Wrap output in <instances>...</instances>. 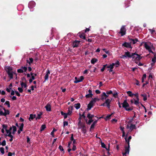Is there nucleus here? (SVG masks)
<instances>
[{
    "instance_id": "f257e3e1",
    "label": "nucleus",
    "mask_w": 156,
    "mask_h": 156,
    "mask_svg": "<svg viewBox=\"0 0 156 156\" xmlns=\"http://www.w3.org/2000/svg\"><path fill=\"white\" fill-rule=\"evenodd\" d=\"M125 139L126 141L127 142L128 146H126L125 149L123 150L122 153L123 156H127L129 154V140L131 139V136H129L128 140H127L126 138Z\"/></svg>"
},
{
    "instance_id": "f03ea898",
    "label": "nucleus",
    "mask_w": 156,
    "mask_h": 156,
    "mask_svg": "<svg viewBox=\"0 0 156 156\" xmlns=\"http://www.w3.org/2000/svg\"><path fill=\"white\" fill-rule=\"evenodd\" d=\"M133 120V118L132 117L130 118V119H127L126 122L128 123L127 126V128L129 129L130 131H132L133 129L135 128V125L131 123Z\"/></svg>"
},
{
    "instance_id": "7ed1b4c3",
    "label": "nucleus",
    "mask_w": 156,
    "mask_h": 156,
    "mask_svg": "<svg viewBox=\"0 0 156 156\" xmlns=\"http://www.w3.org/2000/svg\"><path fill=\"white\" fill-rule=\"evenodd\" d=\"M2 126L3 129H5L6 132L7 134V132H8L9 133L12 132L11 131V130H12V134H14L15 133V132L16 131V127L15 126H12V127H11L9 129H7V126L6 125H3Z\"/></svg>"
},
{
    "instance_id": "20e7f679",
    "label": "nucleus",
    "mask_w": 156,
    "mask_h": 156,
    "mask_svg": "<svg viewBox=\"0 0 156 156\" xmlns=\"http://www.w3.org/2000/svg\"><path fill=\"white\" fill-rule=\"evenodd\" d=\"M140 46H143L145 49H155V48L153 46V44L149 41L142 42Z\"/></svg>"
},
{
    "instance_id": "39448f33",
    "label": "nucleus",
    "mask_w": 156,
    "mask_h": 156,
    "mask_svg": "<svg viewBox=\"0 0 156 156\" xmlns=\"http://www.w3.org/2000/svg\"><path fill=\"white\" fill-rule=\"evenodd\" d=\"M73 110V106H70L68 108V112L67 113H64L63 112H61V114L62 115H63L64 119H66L68 116L71 115Z\"/></svg>"
},
{
    "instance_id": "423d86ee",
    "label": "nucleus",
    "mask_w": 156,
    "mask_h": 156,
    "mask_svg": "<svg viewBox=\"0 0 156 156\" xmlns=\"http://www.w3.org/2000/svg\"><path fill=\"white\" fill-rule=\"evenodd\" d=\"M122 107L127 111H130L132 110V108L129 107V104L126 100H125L122 103Z\"/></svg>"
},
{
    "instance_id": "0eeeda50",
    "label": "nucleus",
    "mask_w": 156,
    "mask_h": 156,
    "mask_svg": "<svg viewBox=\"0 0 156 156\" xmlns=\"http://www.w3.org/2000/svg\"><path fill=\"white\" fill-rule=\"evenodd\" d=\"M111 101L112 99H107L106 100L105 102L103 104H101V105L104 106H107L108 108H109L111 106L110 104Z\"/></svg>"
},
{
    "instance_id": "6e6552de",
    "label": "nucleus",
    "mask_w": 156,
    "mask_h": 156,
    "mask_svg": "<svg viewBox=\"0 0 156 156\" xmlns=\"http://www.w3.org/2000/svg\"><path fill=\"white\" fill-rule=\"evenodd\" d=\"M132 57L133 60L139 61L141 59L140 55L135 53H133Z\"/></svg>"
},
{
    "instance_id": "1a4fd4ad",
    "label": "nucleus",
    "mask_w": 156,
    "mask_h": 156,
    "mask_svg": "<svg viewBox=\"0 0 156 156\" xmlns=\"http://www.w3.org/2000/svg\"><path fill=\"white\" fill-rule=\"evenodd\" d=\"M126 32V29L125 28V26H122L120 29V31L119 33L121 34L122 36L125 35Z\"/></svg>"
},
{
    "instance_id": "9d476101",
    "label": "nucleus",
    "mask_w": 156,
    "mask_h": 156,
    "mask_svg": "<svg viewBox=\"0 0 156 156\" xmlns=\"http://www.w3.org/2000/svg\"><path fill=\"white\" fill-rule=\"evenodd\" d=\"M129 41L130 43V44H135L138 41V39L136 38H135V39H132L129 36L128 38Z\"/></svg>"
},
{
    "instance_id": "9b49d317",
    "label": "nucleus",
    "mask_w": 156,
    "mask_h": 156,
    "mask_svg": "<svg viewBox=\"0 0 156 156\" xmlns=\"http://www.w3.org/2000/svg\"><path fill=\"white\" fill-rule=\"evenodd\" d=\"M75 80L74 81V82L75 83H77L82 81L83 79V77L82 76L79 78L75 77Z\"/></svg>"
},
{
    "instance_id": "f8f14e48",
    "label": "nucleus",
    "mask_w": 156,
    "mask_h": 156,
    "mask_svg": "<svg viewBox=\"0 0 156 156\" xmlns=\"http://www.w3.org/2000/svg\"><path fill=\"white\" fill-rule=\"evenodd\" d=\"M80 41L76 40L73 41L72 44V46L74 48H77L78 47L80 43Z\"/></svg>"
},
{
    "instance_id": "ddd939ff",
    "label": "nucleus",
    "mask_w": 156,
    "mask_h": 156,
    "mask_svg": "<svg viewBox=\"0 0 156 156\" xmlns=\"http://www.w3.org/2000/svg\"><path fill=\"white\" fill-rule=\"evenodd\" d=\"M122 46L126 48H132L130 43L125 42L122 44Z\"/></svg>"
},
{
    "instance_id": "4468645a",
    "label": "nucleus",
    "mask_w": 156,
    "mask_h": 156,
    "mask_svg": "<svg viewBox=\"0 0 156 156\" xmlns=\"http://www.w3.org/2000/svg\"><path fill=\"white\" fill-rule=\"evenodd\" d=\"M78 36L81 38L84 39H86V37L85 36V34L84 33L80 32L78 33Z\"/></svg>"
},
{
    "instance_id": "2eb2a0df",
    "label": "nucleus",
    "mask_w": 156,
    "mask_h": 156,
    "mask_svg": "<svg viewBox=\"0 0 156 156\" xmlns=\"http://www.w3.org/2000/svg\"><path fill=\"white\" fill-rule=\"evenodd\" d=\"M108 97V95H107L106 93L105 92L101 94V100H103L106 99L107 97Z\"/></svg>"
},
{
    "instance_id": "dca6fc26",
    "label": "nucleus",
    "mask_w": 156,
    "mask_h": 156,
    "mask_svg": "<svg viewBox=\"0 0 156 156\" xmlns=\"http://www.w3.org/2000/svg\"><path fill=\"white\" fill-rule=\"evenodd\" d=\"M79 121L78 123V125L79 128H82L84 127L85 126L84 124L80 122V117L79 118Z\"/></svg>"
},
{
    "instance_id": "f3484780",
    "label": "nucleus",
    "mask_w": 156,
    "mask_h": 156,
    "mask_svg": "<svg viewBox=\"0 0 156 156\" xmlns=\"http://www.w3.org/2000/svg\"><path fill=\"white\" fill-rule=\"evenodd\" d=\"M89 94L86 95V97L87 98H90L92 97L93 96V94L92 93V90H88Z\"/></svg>"
},
{
    "instance_id": "a211bd4d",
    "label": "nucleus",
    "mask_w": 156,
    "mask_h": 156,
    "mask_svg": "<svg viewBox=\"0 0 156 156\" xmlns=\"http://www.w3.org/2000/svg\"><path fill=\"white\" fill-rule=\"evenodd\" d=\"M5 69L7 73L9 72H12V67L9 66H6L5 67Z\"/></svg>"
},
{
    "instance_id": "6ab92c4d",
    "label": "nucleus",
    "mask_w": 156,
    "mask_h": 156,
    "mask_svg": "<svg viewBox=\"0 0 156 156\" xmlns=\"http://www.w3.org/2000/svg\"><path fill=\"white\" fill-rule=\"evenodd\" d=\"M50 74V71L49 70H47L46 72V74L44 76V79L45 80H47L48 79V76Z\"/></svg>"
},
{
    "instance_id": "aec40b11",
    "label": "nucleus",
    "mask_w": 156,
    "mask_h": 156,
    "mask_svg": "<svg viewBox=\"0 0 156 156\" xmlns=\"http://www.w3.org/2000/svg\"><path fill=\"white\" fill-rule=\"evenodd\" d=\"M45 108L47 111H50L51 110V106L49 104H48L45 106Z\"/></svg>"
},
{
    "instance_id": "412c9836",
    "label": "nucleus",
    "mask_w": 156,
    "mask_h": 156,
    "mask_svg": "<svg viewBox=\"0 0 156 156\" xmlns=\"http://www.w3.org/2000/svg\"><path fill=\"white\" fill-rule=\"evenodd\" d=\"M126 57L131 58L132 57L133 53H130L129 52H125Z\"/></svg>"
},
{
    "instance_id": "4be33fe9",
    "label": "nucleus",
    "mask_w": 156,
    "mask_h": 156,
    "mask_svg": "<svg viewBox=\"0 0 156 156\" xmlns=\"http://www.w3.org/2000/svg\"><path fill=\"white\" fill-rule=\"evenodd\" d=\"M6 135L10 137L11 138V139H9V141H12L13 140V136L11 134V132H7V134H6Z\"/></svg>"
},
{
    "instance_id": "5701e85b",
    "label": "nucleus",
    "mask_w": 156,
    "mask_h": 156,
    "mask_svg": "<svg viewBox=\"0 0 156 156\" xmlns=\"http://www.w3.org/2000/svg\"><path fill=\"white\" fill-rule=\"evenodd\" d=\"M99 99H98V98H95L93 99H92V100L90 101L91 103H93V104H94L98 101H99Z\"/></svg>"
},
{
    "instance_id": "b1692460",
    "label": "nucleus",
    "mask_w": 156,
    "mask_h": 156,
    "mask_svg": "<svg viewBox=\"0 0 156 156\" xmlns=\"http://www.w3.org/2000/svg\"><path fill=\"white\" fill-rule=\"evenodd\" d=\"M94 104L91 103L90 102L88 104L87 106V109L90 110L91 108L93 107Z\"/></svg>"
},
{
    "instance_id": "393cba45",
    "label": "nucleus",
    "mask_w": 156,
    "mask_h": 156,
    "mask_svg": "<svg viewBox=\"0 0 156 156\" xmlns=\"http://www.w3.org/2000/svg\"><path fill=\"white\" fill-rule=\"evenodd\" d=\"M35 117L36 115H35L31 114L30 115V118L29 119L30 121H31Z\"/></svg>"
},
{
    "instance_id": "a878e982",
    "label": "nucleus",
    "mask_w": 156,
    "mask_h": 156,
    "mask_svg": "<svg viewBox=\"0 0 156 156\" xmlns=\"http://www.w3.org/2000/svg\"><path fill=\"white\" fill-rule=\"evenodd\" d=\"M35 5V3L34 2H30L29 4V6L30 8H32Z\"/></svg>"
},
{
    "instance_id": "bb28decb",
    "label": "nucleus",
    "mask_w": 156,
    "mask_h": 156,
    "mask_svg": "<svg viewBox=\"0 0 156 156\" xmlns=\"http://www.w3.org/2000/svg\"><path fill=\"white\" fill-rule=\"evenodd\" d=\"M33 61V59L32 58H30L29 59L27 60V62L30 65L32 63Z\"/></svg>"
},
{
    "instance_id": "cd10ccee",
    "label": "nucleus",
    "mask_w": 156,
    "mask_h": 156,
    "mask_svg": "<svg viewBox=\"0 0 156 156\" xmlns=\"http://www.w3.org/2000/svg\"><path fill=\"white\" fill-rule=\"evenodd\" d=\"M5 109L4 108H3L2 110L0 112V115H3L5 116Z\"/></svg>"
},
{
    "instance_id": "c85d7f7f",
    "label": "nucleus",
    "mask_w": 156,
    "mask_h": 156,
    "mask_svg": "<svg viewBox=\"0 0 156 156\" xmlns=\"http://www.w3.org/2000/svg\"><path fill=\"white\" fill-rule=\"evenodd\" d=\"M74 106L76 109H78L80 108V103L76 104L74 105Z\"/></svg>"
},
{
    "instance_id": "c756f323",
    "label": "nucleus",
    "mask_w": 156,
    "mask_h": 156,
    "mask_svg": "<svg viewBox=\"0 0 156 156\" xmlns=\"http://www.w3.org/2000/svg\"><path fill=\"white\" fill-rule=\"evenodd\" d=\"M13 72H9V73H7L8 75H9V77H10V79H12L13 78Z\"/></svg>"
},
{
    "instance_id": "7c9ffc66",
    "label": "nucleus",
    "mask_w": 156,
    "mask_h": 156,
    "mask_svg": "<svg viewBox=\"0 0 156 156\" xmlns=\"http://www.w3.org/2000/svg\"><path fill=\"white\" fill-rule=\"evenodd\" d=\"M30 75L31 76V78L32 79V80H34L35 79V77L37 75L36 74L33 73L32 72H31Z\"/></svg>"
},
{
    "instance_id": "2f4dec72",
    "label": "nucleus",
    "mask_w": 156,
    "mask_h": 156,
    "mask_svg": "<svg viewBox=\"0 0 156 156\" xmlns=\"http://www.w3.org/2000/svg\"><path fill=\"white\" fill-rule=\"evenodd\" d=\"M97 61H98L97 59L95 58H94L91 60V62L92 64H94L95 63L97 62Z\"/></svg>"
},
{
    "instance_id": "473e14b6",
    "label": "nucleus",
    "mask_w": 156,
    "mask_h": 156,
    "mask_svg": "<svg viewBox=\"0 0 156 156\" xmlns=\"http://www.w3.org/2000/svg\"><path fill=\"white\" fill-rule=\"evenodd\" d=\"M114 64H110L109 66H107V68H109L110 69H113L114 68Z\"/></svg>"
},
{
    "instance_id": "72a5a7b5",
    "label": "nucleus",
    "mask_w": 156,
    "mask_h": 156,
    "mask_svg": "<svg viewBox=\"0 0 156 156\" xmlns=\"http://www.w3.org/2000/svg\"><path fill=\"white\" fill-rule=\"evenodd\" d=\"M134 104L136 105H138L139 104V98H138V99H136V100L134 99Z\"/></svg>"
},
{
    "instance_id": "f704fd0d",
    "label": "nucleus",
    "mask_w": 156,
    "mask_h": 156,
    "mask_svg": "<svg viewBox=\"0 0 156 156\" xmlns=\"http://www.w3.org/2000/svg\"><path fill=\"white\" fill-rule=\"evenodd\" d=\"M127 93L128 94L129 96L131 97H133L134 95V94L130 91H127Z\"/></svg>"
},
{
    "instance_id": "c9c22d12",
    "label": "nucleus",
    "mask_w": 156,
    "mask_h": 156,
    "mask_svg": "<svg viewBox=\"0 0 156 156\" xmlns=\"http://www.w3.org/2000/svg\"><path fill=\"white\" fill-rule=\"evenodd\" d=\"M21 85L22 88H26L27 87L26 83L23 82L21 83Z\"/></svg>"
},
{
    "instance_id": "e433bc0d",
    "label": "nucleus",
    "mask_w": 156,
    "mask_h": 156,
    "mask_svg": "<svg viewBox=\"0 0 156 156\" xmlns=\"http://www.w3.org/2000/svg\"><path fill=\"white\" fill-rule=\"evenodd\" d=\"M112 114V113L111 115H108L104 119L106 120L109 119L111 118V115Z\"/></svg>"
},
{
    "instance_id": "4c0bfd02",
    "label": "nucleus",
    "mask_w": 156,
    "mask_h": 156,
    "mask_svg": "<svg viewBox=\"0 0 156 156\" xmlns=\"http://www.w3.org/2000/svg\"><path fill=\"white\" fill-rule=\"evenodd\" d=\"M94 117V115H91L90 114H88L87 115V117L89 119H92V118Z\"/></svg>"
},
{
    "instance_id": "58836bf2",
    "label": "nucleus",
    "mask_w": 156,
    "mask_h": 156,
    "mask_svg": "<svg viewBox=\"0 0 156 156\" xmlns=\"http://www.w3.org/2000/svg\"><path fill=\"white\" fill-rule=\"evenodd\" d=\"M152 61L154 63L156 62V53H154V58L152 59Z\"/></svg>"
},
{
    "instance_id": "ea45409f",
    "label": "nucleus",
    "mask_w": 156,
    "mask_h": 156,
    "mask_svg": "<svg viewBox=\"0 0 156 156\" xmlns=\"http://www.w3.org/2000/svg\"><path fill=\"white\" fill-rule=\"evenodd\" d=\"M146 74H144L143 75V76L142 78V82H144V80L146 79Z\"/></svg>"
},
{
    "instance_id": "a19ab883",
    "label": "nucleus",
    "mask_w": 156,
    "mask_h": 156,
    "mask_svg": "<svg viewBox=\"0 0 156 156\" xmlns=\"http://www.w3.org/2000/svg\"><path fill=\"white\" fill-rule=\"evenodd\" d=\"M112 64H114V66H115V67H117L119 65V62L117 60L115 63H112Z\"/></svg>"
},
{
    "instance_id": "79ce46f5",
    "label": "nucleus",
    "mask_w": 156,
    "mask_h": 156,
    "mask_svg": "<svg viewBox=\"0 0 156 156\" xmlns=\"http://www.w3.org/2000/svg\"><path fill=\"white\" fill-rule=\"evenodd\" d=\"M97 121L96 120V121H94V122L93 124L91 126V127H90L91 128H93L94 127L95 124L97 123Z\"/></svg>"
},
{
    "instance_id": "37998d69",
    "label": "nucleus",
    "mask_w": 156,
    "mask_h": 156,
    "mask_svg": "<svg viewBox=\"0 0 156 156\" xmlns=\"http://www.w3.org/2000/svg\"><path fill=\"white\" fill-rule=\"evenodd\" d=\"M103 51L106 53L108 55H110V52L108 51L107 50V49H103Z\"/></svg>"
},
{
    "instance_id": "c03bdc74",
    "label": "nucleus",
    "mask_w": 156,
    "mask_h": 156,
    "mask_svg": "<svg viewBox=\"0 0 156 156\" xmlns=\"http://www.w3.org/2000/svg\"><path fill=\"white\" fill-rule=\"evenodd\" d=\"M23 123H21L20 124V128H19V130H20V131H22L23 130Z\"/></svg>"
},
{
    "instance_id": "a18cd8bd",
    "label": "nucleus",
    "mask_w": 156,
    "mask_h": 156,
    "mask_svg": "<svg viewBox=\"0 0 156 156\" xmlns=\"http://www.w3.org/2000/svg\"><path fill=\"white\" fill-rule=\"evenodd\" d=\"M0 151L2 154H4V148L3 147H0Z\"/></svg>"
},
{
    "instance_id": "49530a36",
    "label": "nucleus",
    "mask_w": 156,
    "mask_h": 156,
    "mask_svg": "<svg viewBox=\"0 0 156 156\" xmlns=\"http://www.w3.org/2000/svg\"><path fill=\"white\" fill-rule=\"evenodd\" d=\"M41 113H40L37 115V117H36V120L37 119H39L41 118Z\"/></svg>"
},
{
    "instance_id": "de8ad7c7",
    "label": "nucleus",
    "mask_w": 156,
    "mask_h": 156,
    "mask_svg": "<svg viewBox=\"0 0 156 156\" xmlns=\"http://www.w3.org/2000/svg\"><path fill=\"white\" fill-rule=\"evenodd\" d=\"M45 128L46 126L45 125H42L41 127V131H42Z\"/></svg>"
},
{
    "instance_id": "09e8293b",
    "label": "nucleus",
    "mask_w": 156,
    "mask_h": 156,
    "mask_svg": "<svg viewBox=\"0 0 156 156\" xmlns=\"http://www.w3.org/2000/svg\"><path fill=\"white\" fill-rule=\"evenodd\" d=\"M148 30L151 34H153L154 32H155V30H154L149 29Z\"/></svg>"
},
{
    "instance_id": "8fccbe9b",
    "label": "nucleus",
    "mask_w": 156,
    "mask_h": 156,
    "mask_svg": "<svg viewBox=\"0 0 156 156\" xmlns=\"http://www.w3.org/2000/svg\"><path fill=\"white\" fill-rule=\"evenodd\" d=\"M17 72L18 73H23L24 71L21 68V69H18Z\"/></svg>"
},
{
    "instance_id": "3c124183",
    "label": "nucleus",
    "mask_w": 156,
    "mask_h": 156,
    "mask_svg": "<svg viewBox=\"0 0 156 156\" xmlns=\"http://www.w3.org/2000/svg\"><path fill=\"white\" fill-rule=\"evenodd\" d=\"M94 120L92 119H90V120L87 122V123L88 124H90V123L92 122Z\"/></svg>"
},
{
    "instance_id": "603ef678",
    "label": "nucleus",
    "mask_w": 156,
    "mask_h": 156,
    "mask_svg": "<svg viewBox=\"0 0 156 156\" xmlns=\"http://www.w3.org/2000/svg\"><path fill=\"white\" fill-rule=\"evenodd\" d=\"M22 69L24 71L26 72L27 70V67L25 66L22 67Z\"/></svg>"
},
{
    "instance_id": "864d4df0",
    "label": "nucleus",
    "mask_w": 156,
    "mask_h": 156,
    "mask_svg": "<svg viewBox=\"0 0 156 156\" xmlns=\"http://www.w3.org/2000/svg\"><path fill=\"white\" fill-rule=\"evenodd\" d=\"M5 104L6 105H7L8 106V107H10V104H9V101H7L5 102Z\"/></svg>"
},
{
    "instance_id": "5fc2aeb1",
    "label": "nucleus",
    "mask_w": 156,
    "mask_h": 156,
    "mask_svg": "<svg viewBox=\"0 0 156 156\" xmlns=\"http://www.w3.org/2000/svg\"><path fill=\"white\" fill-rule=\"evenodd\" d=\"M136 97V99H138L139 98L138 93H136L135 94H134V95Z\"/></svg>"
},
{
    "instance_id": "6e6d98bb",
    "label": "nucleus",
    "mask_w": 156,
    "mask_h": 156,
    "mask_svg": "<svg viewBox=\"0 0 156 156\" xmlns=\"http://www.w3.org/2000/svg\"><path fill=\"white\" fill-rule=\"evenodd\" d=\"M107 65H104L103 67L101 69V71L102 72L105 69V67L106 66L107 67Z\"/></svg>"
},
{
    "instance_id": "4d7b16f0",
    "label": "nucleus",
    "mask_w": 156,
    "mask_h": 156,
    "mask_svg": "<svg viewBox=\"0 0 156 156\" xmlns=\"http://www.w3.org/2000/svg\"><path fill=\"white\" fill-rule=\"evenodd\" d=\"M68 122L67 121H64V124H63V126L64 127L65 126H67L68 125Z\"/></svg>"
},
{
    "instance_id": "13d9d810",
    "label": "nucleus",
    "mask_w": 156,
    "mask_h": 156,
    "mask_svg": "<svg viewBox=\"0 0 156 156\" xmlns=\"http://www.w3.org/2000/svg\"><path fill=\"white\" fill-rule=\"evenodd\" d=\"M120 128L121 130L122 131V132H124V127H122V126H120Z\"/></svg>"
},
{
    "instance_id": "bf43d9fd",
    "label": "nucleus",
    "mask_w": 156,
    "mask_h": 156,
    "mask_svg": "<svg viewBox=\"0 0 156 156\" xmlns=\"http://www.w3.org/2000/svg\"><path fill=\"white\" fill-rule=\"evenodd\" d=\"M5 144H6V142L5 140H3L1 144L2 145V146H5Z\"/></svg>"
},
{
    "instance_id": "052dcab7",
    "label": "nucleus",
    "mask_w": 156,
    "mask_h": 156,
    "mask_svg": "<svg viewBox=\"0 0 156 156\" xmlns=\"http://www.w3.org/2000/svg\"><path fill=\"white\" fill-rule=\"evenodd\" d=\"M106 94L108 95V94H112V91L111 90L107 91Z\"/></svg>"
},
{
    "instance_id": "680f3d73",
    "label": "nucleus",
    "mask_w": 156,
    "mask_h": 156,
    "mask_svg": "<svg viewBox=\"0 0 156 156\" xmlns=\"http://www.w3.org/2000/svg\"><path fill=\"white\" fill-rule=\"evenodd\" d=\"M5 115H8L9 114V111L8 110H5Z\"/></svg>"
},
{
    "instance_id": "e2e57ef3",
    "label": "nucleus",
    "mask_w": 156,
    "mask_h": 156,
    "mask_svg": "<svg viewBox=\"0 0 156 156\" xmlns=\"http://www.w3.org/2000/svg\"><path fill=\"white\" fill-rule=\"evenodd\" d=\"M117 119H113L112 120V122L113 123H115L117 122Z\"/></svg>"
},
{
    "instance_id": "0e129e2a",
    "label": "nucleus",
    "mask_w": 156,
    "mask_h": 156,
    "mask_svg": "<svg viewBox=\"0 0 156 156\" xmlns=\"http://www.w3.org/2000/svg\"><path fill=\"white\" fill-rule=\"evenodd\" d=\"M18 90L20 92H22L23 91V89L21 88L20 87H18Z\"/></svg>"
},
{
    "instance_id": "69168bd1",
    "label": "nucleus",
    "mask_w": 156,
    "mask_h": 156,
    "mask_svg": "<svg viewBox=\"0 0 156 156\" xmlns=\"http://www.w3.org/2000/svg\"><path fill=\"white\" fill-rule=\"evenodd\" d=\"M117 93H114L113 94V96L116 98L117 97Z\"/></svg>"
},
{
    "instance_id": "338daca9",
    "label": "nucleus",
    "mask_w": 156,
    "mask_h": 156,
    "mask_svg": "<svg viewBox=\"0 0 156 156\" xmlns=\"http://www.w3.org/2000/svg\"><path fill=\"white\" fill-rule=\"evenodd\" d=\"M85 39L86 40V41H87L89 42H91L92 41V39L89 38H88L87 39L86 38Z\"/></svg>"
},
{
    "instance_id": "774afa93",
    "label": "nucleus",
    "mask_w": 156,
    "mask_h": 156,
    "mask_svg": "<svg viewBox=\"0 0 156 156\" xmlns=\"http://www.w3.org/2000/svg\"><path fill=\"white\" fill-rule=\"evenodd\" d=\"M30 141V140L29 137L27 136V142L28 143H29Z\"/></svg>"
}]
</instances>
